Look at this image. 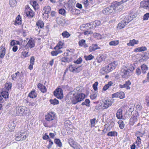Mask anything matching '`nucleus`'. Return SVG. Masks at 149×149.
<instances>
[{
    "mask_svg": "<svg viewBox=\"0 0 149 149\" xmlns=\"http://www.w3.org/2000/svg\"><path fill=\"white\" fill-rule=\"evenodd\" d=\"M5 87L6 89V90L8 91L11 88V84L8 83H6L5 84Z\"/></svg>",
    "mask_w": 149,
    "mask_h": 149,
    "instance_id": "54",
    "label": "nucleus"
},
{
    "mask_svg": "<svg viewBox=\"0 0 149 149\" xmlns=\"http://www.w3.org/2000/svg\"><path fill=\"white\" fill-rule=\"evenodd\" d=\"M96 120L95 118H94L93 119H91L90 122L91 123V127L94 126L95 125V121Z\"/></svg>",
    "mask_w": 149,
    "mask_h": 149,
    "instance_id": "53",
    "label": "nucleus"
},
{
    "mask_svg": "<svg viewBox=\"0 0 149 149\" xmlns=\"http://www.w3.org/2000/svg\"><path fill=\"white\" fill-rule=\"evenodd\" d=\"M51 54L52 56H56L58 54V53L57 51H53L51 52Z\"/></svg>",
    "mask_w": 149,
    "mask_h": 149,
    "instance_id": "64",
    "label": "nucleus"
},
{
    "mask_svg": "<svg viewBox=\"0 0 149 149\" xmlns=\"http://www.w3.org/2000/svg\"><path fill=\"white\" fill-rule=\"evenodd\" d=\"M113 83L111 81L109 82L108 84L105 85L103 88V90L104 91H105L113 84Z\"/></svg>",
    "mask_w": 149,
    "mask_h": 149,
    "instance_id": "27",
    "label": "nucleus"
},
{
    "mask_svg": "<svg viewBox=\"0 0 149 149\" xmlns=\"http://www.w3.org/2000/svg\"><path fill=\"white\" fill-rule=\"evenodd\" d=\"M72 148L74 149H81V146L78 143L76 144Z\"/></svg>",
    "mask_w": 149,
    "mask_h": 149,
    "instance_id": "63",
    "label": "nucleus"
},
{
    "mask_svg": "<svg viewBox=\"0 0 149 149\" xmlns=\"http://www.w3.org/2000/svg\"><path fill=\"white\" fill-rule=\"evenodd\" d=\"M135 69V67L134 64L133 65L131 64L130 66L128 67V68H127L128 70L130 72V73L133 72Z\"/></svg>",
    "mask_w": 149,
    "mask_h": 149,
    "instance_id": "43",
    "label": "nucleus"
},
{
    "mask_svg": "<svg viewBox=\"0 0 149 149\" xmlns=\"http://www.w3.org/2000/svg\"><path fill=\"white\" fill-rule=\"evenodd\" d=\"M90 101L89 99H86L85 102H83L81 103L82 105H86V106H88V104L90 103Z\"/></svg>",
    "mask_w": 149,
    "mask_h": 149,
    "instance_id": "51",
    "label": "nucleus"
},
{
    "mask_svg": "<svg viewBox=\"0 0 149 149\" xmlns=\"http://www.w3.org/2000/svg\"><path fill=\"white\" fill-rule=\"evenodd\" d=\"M68 142L72 147H73L77 143L76 142H75L73 139L70 138L68 139Z\"/></svg>",
    "mask_w": 149,
    "mask_h": 149,
    "instance_id": "33",
    "label": "nucleus"
},
{
    "mask_svg": "<svg viewBox=\"0 0 149 149\" xmlns=\"http://www.w3.org/2000/svg\"><path fill=\"white\" fill-rule=\"evenodd\" d=\"M84 57L86 61L91 60L94 58V56L91 54H90L88 56H85Z\"/></svg>",
    "mask_w": 149,
    "mask_h": 149,
    "instance_id": "41",
    "label": "nucleus"
},
{
    "mask_svg": "<svg viewBox=\"0 0 149 149\" xmlns=\"http://www.w3.org/2000/svg\"><path fill=\"white\" fill-rule=\"evenodd\" d=\"M113 102L110 100L107 99L102 102L100 106L103 109H105L111 106Z\"/></svg>",
    "mask_w": 149,
    "mask_h": 149,
    "instance_id": "7",
    "label": "nucleus"
},
{
    "mask_svg": "<svg viewBox=\"0 0 149 149\" xmlns=\"http://www.w3.org/2000/svg\"><path fill=\"white\" fill-rule=\"evenodd\" d=\"M36 93L34 91H32L29 94V96L32 98H36Z\"/></svg>",
    "mask_w": 149,
    "mask_h": 149,
    "instance_id": "30",
    "label": "nucleus"
},
{
    "mask_svg": "<svg viewBox=\"0 0 149 149\" xmlns=\"http://www.w3.org/2000/svg\"><path fill=\"white\" fill-rule=\"evenodd\" d=\"M28 52H26L25 51H23L22 52V55L24 57H26L29 56L28 55Z\"/></svg>",
    "mask_w": 149,
    "mask_h": 149,
    "instance_id": "58",
    "label": "nucleus"
},
{
    "mask_svg": "<svg viewBox=\"0 0 149 149\" xmlns=\"http://www.w3.org/2000/svg\"><path fill=\"white\" fill-rule=\"evenodd\" d=\"M17 4L16 0H10V6L14 7Z\"/></svg>",
    "mask_w": 149,
    "mask_h": 149,
    "instance_id": "45",
    "label": "nucleus"
},
{
    "mask_svg": "<svg viewBox=\"0 0 149 149\" xmlns=\"http://www.w3.org/2000/svg\"><path fill=\"white\" fill-rule=\"evenodd\" d=\"M116 116L118 119H121L123 117L122 110L119 109L117 111L116 113Z\"/></svg>",
    "mask_w": 149,
    "mask_h": 149,
    "instance_id": "19",
    "label": "nucleus"
},
{
    "mask_svg": "<svg viewBox=\"0 0 149 149\" xmlns=\"http://www.w3.org/2000/svg\"><path fill=\"white\" fill-rule=\"evenodd\" d=\"M97 95V93L96 91H94L92 93H91L90 95L91 98L92 100H94L96 98Z\"/></svg>",
    "mask_w": 149,
    "mask_h": 149,
    "instance_id": "35",
    "label": "nucleus"
},
{
    "mask_svg": "<svg viewBox=\"0 0 149 149\" xmlns=\"http://www.w3.org/2000/svg\"><path fill=\"white\" fill-rule=\"evenodd\" d=\"M30 3L35 9L36 10L38 8V5L36 1L34 0L32 1H31Z\"/></svg>",
    "mask_w": 149,
    "mask_h": 149,
    "instance_id": "22",
    "label": "nucleus"
},
{
    "mask_svg": "<svg viewBox=\"0 0 149 149\" xmlns=\"http://www.w3.org/2000/svg\"><path fill=\"white\" fill-rule=\"evenodd\" d=\"M111 68H112V70L114 69L118 64V62L117 61H114L113 62L109 64Z\"/></svg>",
    "mask_w": 149,
    "mask_h": 149,
    "instance_id": "23",
    "label": "nucleus"
},
{
    "mask_svg": "<svg viewBox=\"0 0 149 149\" xmlns=\"http://www.w3.org/2000/svg\"><path fill=\"white\" fill-rule=\"evenodd\" d=\"M147 50V48L145 46H142L139 47L134 49V51L135 52H141Z\"/></svg>",
    "mask_w": 149,
    "mask_h": 149,
    "instance_id": "18",
    "label": "nucleus"
},
{
    "mask_svg": "<svg viewBox=\"0 0 149 149\" xmlns=\"http://www.w3.org/2000/svg\"><path fill=\"white\" fill-rule=\"evenodd\" d=\"M98 82H95L93 85V87L94 90V91H96L97 90V86L98 85Z\"/></svg>",
    "mask_w": 149,
    "mask_h": 149,
    "instance_id": "50",
    "label": "nucleus"
},
{
    "mask_svg": "<svg viewBox=\"0 0 149 149\" xmlns=\"http://www.w3.org/2000/svg\"><path fill=\"white\" fill-rule=\"evenodd\" d=\"M36 25L38 26V28L40 27L41 28H42L44 26V24L42 21L39 20L36 22Z\"/></svg>",
    "mask_w": 149,
    "mask_h": 149,
    "instance_id": "24",
    "label": "nucleus"
},
{
    "mask_svg": "<svg viewBox=\"0 0 149 149\" xmlns=\"http://www.w3.org/2000/svg\"><path fill=\"white\" fill-rule=\"evenodd\" d=\"M55 114L53 112H49L45 116V119L48 121L50 122L54 118Z\"/></svg>",
    "mask_w": 149,
    "mask_h": 149,
    "instance_id": "10",
    "label": "nucleus"
},
{
    "mask_svg": "<svg viewBox=\"0 0 149 149\" xmlns=\"http://www.w3.org/2000/svg\"><path fill=\"white\" fill-rule=\"evenodd\" d=\"M65 10L63 8H61L59 10V13L61 15H63L64 16H65Z\"/></svg>",
    "mask_w": 149,
    "mask_h": 149,
    "instance_id": "47",
    "label": "nucleus"
},
{
    "mask_svg": "<svg viewBox=\"0 0 149 149\" xmlns=\"http://www.w3.org/2000/svg\"><path fill=\"white\" fill-rule=\"evenodd\" d=\"M131 84V83L130 81L128 80L125 82V83L123 85L124 87L126 88V89L127 90L130 89V87L129 86Z\"/></svg>",
    "mask_w": 149,
    "mask_h": 149,
    "instance_id": "28",
    "label": "nucleus"
},
{
    "mask_svg": "<svg viewBox=\"0 0 149 149\" xmlns=\"http://www.w3.org/2000/svg\"><path fill=\"white\" fill-rule=\"evenodd\" d=\"M21 17L19 15H18L17 17L15 24H19L21 23Z\"/></svg>",
    "mask_w": 149,
    "mask_h": 149,
    "instance_id": "36",
    "label": "nucleus"
},
{
    "mask_svg": "<svg viewBox=\"0 0 149 149\" xmlns=\"http://www.w3.org/2000/svg\"><path fill=\"white\" fill-rule=\"evenodd\" d=\"M104 60V56L103 55H101L99 57L97 58V62L98 63H100Z\"/></svg>",
    "mask_w": 149,
    "mask_h": 149,
    "instance_id": "42",
    "label": "nucleus"
},
{
    "mask_svg": "<svg viewBox=\"0 0 149 149\" xmlns=\"http://www.w3.org/2000/svg\"><path fill=\"white\" fill-rule=\"evenodd\" d=\"M139 43L138 40H136L134 39L132 40H130L129 43H127V45L128 46H133L135 44H137Z\"/></svg>",
    "mask_w": 149,
    "mask_h": 149,
    "instance_id": "20",
    "label": "nucleus"
},
{
    "mask_svg": "<svg viewBox=\"0 0 149 149\" xmlns=\"http://www.w3.org/2000/svg\"><path fill=\"white\" fill-rule=\"evenodd\" d=\"M27 136H23V137H22L21 136L19 135H16L15 136V139L17 141H21L24 140L26 138Z\"/></svg>",
    "mask_w": 149,
    "mask_h": 149,
    "instance_id": "26",
    "label": "nucleus"
},
{
    "mask_svg": "<svg viewBox=\"0 0 149 149\" xmlns=\"http://www.w3.org/2000/svg\"><path fill=\"white\" fill-rule=\"evenodd\" d=\"M72 61V59L70 58L63 57L61 59V61L65 63H68L71 61Z\"/></svg>",
    "mask_w": 149,
    "mask_h": 149,
    "instance_id": "31",
    "label": "nucleus"
},
{
    "mask_svg": "<svg viewBox=\"0 0 149 149\" xmlns=\"http://www.w3.org/2000/svg\"><path fill=\"white\" fill-rule=\"evenodd\" d=\"M62 35L64 38H68L70 36V34L67 31L63 32L62 33Z\"/></svg>",
    "mask_w": 149,
    "mask_h": 149,
    "instance_id": "46",
    "label": "nucleus"
},
{
    "mask_svg": "<svg viewBox=\"0 0 149 149\" xmlns=\"http://www.w3.org/2000/svg\"><path fill=\"white\" fill-rule=\"evenodd\" d=\"M112 98L119 97L121 99L124 98L125 97V94L123 92H118L114 94L111 95Z\"/></svg>",
    "mask_w": 149,
    "mask_h": 149,
    "instance_id": "9",
    "label": "nucleus"
},
{
    "mask_svg": "<svg viewBox=\"0 0 149 149\" xmlns=\"http://www.w3.org/2000/svg\"><path fill=\"white\" fill-rule=\"evenodd\" d=\"M79 67H75L73 65H71L69 67V69L70 71L72 72H79L81 70V69H80L79 70H78V69H79Z\"/></svg>",
    "mask_w": 149,
    "mask_h": 149,
    "instance_id": "14",
    "label": "nucleus"
},
{
    "mask_svg": "<svg viewBox=\"0 0 149 149\" xmlns=\"http://www.w3.org/2000/svg\"><path fill=\"white\" fill-rule=\"evenodd\" d=\"M70 93L68 94V97L70 99L73 104H76L78 102L82 101L85 97V95L83 93L77 94L75 96L74 94L72 96H70Z\"/></svg>",
    "mask_w": 149,
    "mask_h": 149,
    "instance_id": "2",
    "label": "nucleus"
},
{
    "mask_svg": "<svg viewBox=\"0 0 149 149\" xmlns=\"http://www.w3.org/2000/svg\"><path fill=\"white\" fill-rule=\"evenodd\" d=\"M54 143L59 147H61L62 146V143L59 139H56L54 140Z\"/></svg>",
    "mask_w": 149,
    "mask_h": 149,
    "instance_id": "40",
    "label": "nucleus"
},
{
    "mask_svg": "<svg viewBox=\"0 0 149 149\" xmlns=\"http://www.w3.org/2000/svg\"><path fill=\"white\" fill-rule=\"evenodd\" d=\"M148 3H149V0H144L141 2L140 5L141 7L145 8L146 9V8L147 7Z\"/></svg>",
    "mask_w": 149,
    "mask_h": 149,
    "instance_id": "15",
    "label": "nucleus"
},
{
    "mask_svg": "<svg viewBox=\"0 0 149 149\" xmlns=\"http://www.w3.org/2000/svg\"><path fill=\"white\" fill-rule=\"evenodd\" d=\"M43 10H44V13L48 14L50 13V12L51 10V8L49 6H47L44 8Z\"/></svg>",
    "mask_w": 149,
    "mask_h": 149,
    "instance_id": "25",
    "label": "nucleus"
},
{
    "mask_svg": "<svg viewBox=\"0 0 149 149\" xmlns=\"http://www.w3.org/2000/svg\"><path fill=\"white\" fill-rule=\"evenodd\" d=\"M141 68L142 70V73H145L146 70H148V68L146 65L143 64L141 66Z\"/></svg>",
    "mask_w": 149,
    "mask_h": 149,
    "instance_id": "34",
    "label": "nucleus"
},
{
    "mask_svg": "<svg viewBox=\"0 0 149 149\" xmlns=\"http://www.w3.org/2000/svg\"><path fill=\"white\" fill-rule=\"evenodd\" d=\"M49 102H50L51 104L53 105L58 104L59 103L58 101L56 98L53 99H50L49 100Z\"/></svg>",
    "mask_w": 149,
    "mask_h": 149,
    "instance_id": "32",
    "label": "nucleus"
},
{
    "mask_svg": "<svg viewBox=\"0 0 149 149\" xmlns=\"http://www.w3.org/2000/svg\"><path fill=\"white\" fill-rule=\"evenodd\" d=\"M101 24V22L99 20H96L95 22H91L90 23H87L81 27L87 29V30L92 29L93 26L96 27V26H99Z\"/></svg>",
    "mask_w": 149,
    "mask_h": 149,
    "instance_id": "4",
    "label": "nucleus"
},
{
    "mask_svg": "<svg viewBox=\"0 0 149 149\" xmlns=\"http://www.w3.org/2000/svg\"><path fill=\"white\" fill-rule=\"evenodd\" d=\"M1 95L4 98H8L9 93L8 91L5 89L3 90L2 92H1Z\"/></svg>",
    "mask_w": 149,
    "mask_h": 149,
    "instance_id": "16",
    "label": "nucleus"
},
{
    "mask_svg": "<svg viewBox=\"0 0 149 149\" xmlns=\"http://www.w3.org/2000/svg\"><path fill=\"white\" fill-rule=\"evenodd\" d=\"M0 58H2L4 57L6 53V49L5 47V45H2L0 47Z\"/></svg>",
    "mask_w": 149,
    "mask_h": 149,
    "instance_id": "12",
    "label": "nucleus"
},
{
    "mask_svg": "<svg viewBox=\"0 0 149 149\" xmlns=\"http://www.w3.org/2000/svg\"><path fill=\"white\" fill-rule=\"evenodd\" d=\"M35 45L34 41L32 39H30L25 46V47H28L30 48H31L34 47Z\"/></svg>",
    "mask_w": 149,
    "mask_h": 149,
    "instance_id": "13",
    "label": "nucleus"
},
{
    "mask_svg": "<svg viewBox=\"0 0 149 149\" xmlns=\"http://www.w3.org/2000/svg\"><path fill=\"white\" fill-rule=\"evenodd\" d=\"M79 45L81 47H83L84 48L88 47L86 43V40H85L82 39L80 40L78 42Z\"/></svg>",
    "mask_w": 149,
    "mask_h": 149,
    "instance_id": "17",
    "label": "nucleus"
},
{
    "mask_svg": "<svg viewBox=\"0 0 149 149\" xmlns=\"http://www.w3.org/2000/svg\"><path fill=\"white\" fill-rule=\"evenodd\" d=\"M55 93L58 95L60 94L61 95H63V91L61 89L58 88L57 89L56 91L54 92V94H55Z\"/></svg>",
    "mask_w": 149,
    "mask_h": 149,
    "instance_id": "38",
    "label": "nucleus"
},
{
    "mask_svg": "<svg viewBox=\"0 0 149 149\" xmlns=\"http://www.w3.org/2000/svg\"><path fill=\"white\" fill-rule=\"evenodd\" d=\"M133 19V17H132L130 15L124 16L123 20L118 24L117 28L120 29L124 28L125 25H127Z\"/></svg>",
    "mask_w": 149,
    "mask_h": 149,
    "instance_id": "3",
    "label": "nucleus"
},
{
    "mask_svg": "<svg viewBox=\"0 0 149 149\" xmlns=\"http://www.w3.org/2000/svg\"><path fill=\"white\" fill-rule=\"evenodd\" d=\"M149 18V13H147L145 14L143 16V19L144 20H146Z\"/></svg>",
    "mask_w": 149,
    "mask_h": 149,
    "instance_id": "56",
    "label": "nucleus"
},
{
    "mask_svg": "<svg viewBox=\"0 0 149 149\" xmlns=\"http://www.w3.org/2000/svg\"><path fill=\"white\" fill-rule=\"evenodd\" d=\"M100 72L102 75H104L108 73L107 72L106 69L104 68V67L101 69L100 70Z\"/></svg>",
    "mask_w": 149,
    "mask_h": 149,
    "instance_id": "49",
    "label": "nucleus"
},
{
    "mask_svg": "<svg viewBox=\"0 0 149 149\" xmlns=\"http://www.w3.org/2000/svg\"><path fill=\"white\" fill-rule=\"evenodd\" d=\"M101 104H99L98 105H97L95 107V109H94V111H96L99 110L101 108V106H100Z\"/></svg>",
    "mask_w": 149,
    "mask_h": 149,
    "instance_id": "60",
    "label": "nucleus"
},
{
    "mask_svg": "<svg viewBox=\"0 0 149 149\" xmlns=\"http://www.w3.org/2000/svg\"><path fill=\"white\" fill-rule=\"evenodd\" d=\"M130 72L128 70L127 67L122 68L120 71V74L123 78H127L130 76Z\"/></svg>",
    "mask_w": 149,
    "mask_h": 149,
    "instance_id": "6",
    "label": "nucleus"
},
{
    "mask_svg": "<svg viewBox=\"0 0 149 149\" xmlns=\"http://www.w3.org/2000/svg\"><path fill=\"white\" fill-rule=\"evenodd\" d=\"M104 68L106 69V70L107 71V72L108 73L110 72L111 70H112V68H111L110 66V65L109 64L108 65L106 66L105 67H104Z\"/></svg>",
    "mask_w": 149,
    "mask_h": 149,
    "instance_id": "55",
    "label": "nucleus"
},
{
    "mask_svg": "<svg viewBox=\"0 0 149 149\" xmlns=\"http://www.w3.org/2000/svg\"><path fill=\"white\" fill-rule=\"evenodd\" d=\"M117 132L115 131L109 132L107 134L108 136H117Z\"/></svg>",
    "mask_w": 149,
    "mask_h": 149,
    "instance_id": "29",
    "label": "nucleus"
},
{
    "mask_svg": "<svg viewBox=\"0 0 149 149\" xmlns=\"http://www.w3.org/2000/svg\"><path fill=\"white\" fill-rule=\"evenodd\" d=\"M19 45V42L14 40H12L10 43V45L11 46H14L15 45Z\"/></svg>",
    "mask_w": 149,
    "mask_h": 149,
    "instance_id": "48",
    "label": "nucleus"
},
{
    "mask_svg": "<svg viewBox=\"0 0 149 149\" xmlns=\"http://www.w3.org/2000/svg\"><path fill=\"white\" fill-rule=\"evenodd\" d=\"M118 123L119 124V127L120 129H123L124 128L125 124L123 121L121 120H119L118 122Z\"/></svg>",
    "mask_w": 149,
    "mask_h": 149,
    "instance_id": "44",
    "label": "nucleus"
},
{
    "mask_svg": "<svg viewBox=\"0 0 149 149\" xmlns=\"http://www.w3.org/2000/svg\"><path fill=\"white\" fill-rule=\"evenodd\" d=\"M64 45V43L62 42H60L54 48L55 49H56L58 48L59 49H61L62 48L63 46Z\"/></svg>",
    "mask_w": 149,
    "mask_h": 149,
    "instance_id": "39",
    "label": "nucleus"
},
{
    "mask_svg": "<svg viewBox=\"0 0 149 149\" xmlns=\"http://www.w3.org/2000/svg\"><path fill=\"white\" fill-rule=\"evenodd\" d=\"M120 4L119 2H113L109 7L104 8L102 10V12L105 14H109L110 13L117 12Z\"/></svg>",
    "mask_w": 149,
    "mask_h": 149,
    "instance_id": "1",
    "label": "nucleus"
},
{
    "mask_svg": "<svg viewBox=\"0 0 149 149\" xmlns=\"http://www.w3.org/2000/svg\"><path fill=\"white\" fill-rule=\"evenodd\" d=\"M35 60V59L34 56L31 57L30 61V64L33 65L34 64Z\"/></svg>",
    "mask_w": 149,
    "mask_h": 149,
    "instance_id": "61",
    "label": "nucleus"
},
{
    "mask_svg": "<svg viewBox=\"0 0 149 149\" xmlns=\"http://www.w3.org/2000/svg\"><path fill=\"white\" fill-rule=\"evenodd\" d=\"M100 49V47L98 46L97 44H93L89 47V51L90 52H94L96 50Z\"/></svg>",
    "mask_w": 149,
    "mask_h": 149,
    "instance_id": "11",
    "label": "nucleus"
},
{
    "mask_svg": "<svg viewBox=\"0 0 149 149\" xmlns=\"http://www.w3.org/2000/svg\"><path fill=\"white\" fill-rule=\"evenodd\" d=\"M17 113L24 116L27 113L28 109L24 106H21L17 107L16 108Z\"/></svg>",
    "mask_w": 149,
    "mask_h": 149,
    "instance_id": "5",
    "label": "nucleus"
},
{
    "mask_svg": "<svg viewBox=\"0 0 149 149\" xmlns=\"http://www.w3.org/2000/svg\"><path fill=\"white\" fill-rule=\"evenodd\" d=\"M25 13L27 17L31 18L34 15V13L33 10L28 7H27L25 8Z\"/></svg>",
    "mask_w": 149,
    "mask_h": 149,
    "instance_id": "8",
    "label": "nucleus"
},
{
    "mask_svg": "<svg viewBox=\"0 0 149 149\" xmlns=\"http://www.w3.org/2000/svg\"><path fill=\"white\" fill-rule=\"evenodd\" d=\"M54 95L57 98L59 99H61L63 97V95H61L60 94L58 95L56 93H55V94Z\"/></svg>",
    "mask_w": 149,
    "mask_h": 149,
    "instance_id": "59",
    "label": "nucleus"
},
{
    "mask_svg": "<svg viewBox=\"0 0 149 149\" xmlns=\"http://www.w3.org/2000/svg\"><path fill=\"white\" fill-rule=\"evenodd\" d=\"M82 61V58L81 57L79 58L77 61H74V63L77 64L81 63Z\"/></svg>",
    "mask_w": 149,
    "mask_h": 149,
    "instance_id": "57",
    "label": "nucleus"
},
{
    "mask_svg": "<svg viewBox=\"0 0 149 149\" xmlns=\"http://www.w3.org/2000/svg\"><path fill=\"white\" fill-rule=\"evenodd\" d=\"M74 1L75 0H69L68 2V6L69 7L73 6Z\"/></svg>",
    "mask_w": 149,
    "mask_h": 149,
    "instance_id": "52",
    "label": "nucleus"
},
{
    "mask_svg": "<svg viewBox=\"0 0 149 149\" xmlns=\"http://www.w3.org/2000/svg\"><path fill=\"white\" fill-rule=\"evenodd\" d=\"M119 41L118 40H115L111 41L109 43V45L111 46H116L118 44Z\"/></svg>",
    "mask_w": 149,
    "mask_h": 149,
    "instance_id": "37",
    "label": "nucleus"
},
{
    "mask_svg": "<svg viewBox=\"0 0 149 149\" xmlns=\"http://www.w3.org/2000/svg\"><path fill=\"white\" fill-rule=\"evenodd\" d=\"M93 33V32L91 31H84V34L85 35H88V34H91Z\"/></svg>",
    "mask_w": 149,
    "mask_h": 149,
    "instance_id": "62",
    "label": "nucleus"
},
{
    "mask_svg": "<svg viewBox=\"0 0 149 149\" xmlns=\"http://www.w3.org/2000/svg\"><path fill=\"white\" fill-rule=\"evenodd\" d=\"M137 120V116H132L130 120V122L131 125H133Z\"/></svg>",
    "mask_w": 149,
    "mask_h": 149,
    "instance_id": "21",
    "label": "nucleus"
}]
</instances>
